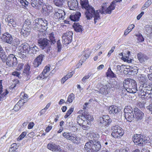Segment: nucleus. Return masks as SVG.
Listing matches in <instances>:
<instances>
[{"label":"nucleus","instance_id":"1","mask_svg":"<svg viewBox=\"0 0 152 152\" xmlns=\"http://www.w3.org/2000/svg\"><path fill=\"white\" fill-rule=\"evenodd\" d=\"M106 3H103L101 8L99 10L95 11L94 8L91 6L86 10L85 15L87 20L91 19L93 17L94 18V23H96L97 20L100 19L99 13L101 14H108L107 12Z\"/></svg>","mask_w":152,"mask_h":152},{"label":"nucleus","instance_id":"2","mask_svg":"<svg viewBox=\"0 0 152 152\" xmlns=\"http://www.w3.org/2000/svg\"><path fill=\"white\" fill-rule=\"evenodd\" d=\"M93 118L90 114L85 113L83 115H79L77 118V121L79 125L82 126L83 129L87 130L90 128L91 121Z\"/></svg>","mask_w":152,"mask_h":152},{"label":"nucleus","instance_id":"3","mask_svg":"<svg viewBox=\"0 0 152 152\" xmlns=\"http://www.w3.org/2000/svg\"><path fill=\"white\" fill-rule=\"evenodd\" d=\"M53 32L49 34V37L50 40L44 38H38L37 41L39 45L40 48L44 49L46 48H50V45H53L56 43V39L54 37Z\"/></svg>","mask_w":152,"mask_h":152},{"label":"nucleus","instance_id":"4","mask_svg":"<svg viewBox=\"0 0 152 152\" xmlns=\"http://www.w3.org/2000/svg\"><path fill=\"white\" fill-rule=\"evenodd\" d=\"M54 4L58 7H62L64 6L66 2L70 10H75L78 6L77 0H53Z\"/></svg>","mask_w":152,"mask_h":152},{"label":"nucleus","instance_id":"5","mask_svg":"<svg viewBox=\"0 0 152 152\" xmlns=\"http://www.w3.org/2000/svg\"><path fill=\"white\" fill-rule=\"evenodd\" d=\"M33 28L36 31L43 32L46 30L48 28V22L45 19L37 18L35 20Z\"/></svg>","mask_w":152,"mask_h":152},{"label":"nucleus","instance_id":"6","mask_svg":"<svg viewBox=\"0 0 152 152\" xmlns=\"http://www.w3.org/2000/svg\"><path fill=\"white\" fill-rule=\"evenodd\" d=\"M101 148L99 141H94L92 140L86 143L84 146L85 150L88 152H96L100 149Z\"/></svg>","mask_w":152,"mask_h":152},{"label":"nucleus","instance_id":"7","mask_svg":"<svg viewBox=\"0 0 152 152\" xmlns=\"http://www.w3.org/2000/svg\"><path fill=\"white\" fill-rule=\"evenodd\" d=\"M149 139L148 137L140 134H137L134 135L133 137L134 142L139 146H142Z\"/></svg>","mask_w":152,"mask_h":152},{"label":"nucleus","instance_id":"8","mask_svg":"<svg viewBox=\"0 0 152 152\" xmlns=\"http://www.w3.org/2000/svg\"><path fill=\"white\" fill-rule=\"evenodd\" d=\"M23 6L26 7L28 4H31L33 7H38L43 4V0H19Z\"/></svg>","mask_w":152,"mask_h":152},{"label":"nucleus","instance_id":"9","mask_svg":"<svg viewBox=\"0 0 152 152\" xmlns=\"http://www.w3.org/2000/svg\"><path fill=\"white\" fill-rule=\"evenodd\" d=\"M112 129L113 130V132L111 135L115 139L120 138L124 134L123 130L118 125L113 127Z\"/></svg>","mask_w":152,"mask_h":152},{"label":"nucleus","instance_id":"10","mask_svg":"<svg viewBox=\"0 0 152 152\" xmlns=\"http://www.w3.org/2000/svg\"><path fill=\"white\" fill-rule=\"evenodd\" d=\"M5 62L8 66L13 67L17 65V60L15 55L10 54L6 57Z\"/></svg>","mask_w":152,"mask_h":152},{"label":"nucleus","instance_id":"11","mask_svg":"<svg viewBox=\"0 0 152 152\" xmlns=\"http://www.w3.org/2000/svg\"><path fill=\"white\" fill-rule=\"evenodd\" d=\"M5 20L7 25L10 27L15 28L18 26L15 18L14 15L10 14L8 15L5 19Z\"/></svg>","mask_w":152,"mask_h":152},{"label":"nucleus","instance_id":"12","mask_svg":"<svg viewBox=\"0 0 152 152\" xmlns=\"http://www.w3.org/2000/svg\"><path fill=\"white\" fill-rule=\"evenodd\" d=\"M66 13L64 10L59 9H57L54 10V17L58 20H63L64 19L65 17Z\"/></svg>","mask_w":152,"mask_h":152},{"label":"nucleus","instance_id":"13","mask_svg":"<svg viewBox=\"0 0 152 152\" xmlns=\"http://www.w3.org/2000/svg\"><path fill=\"white\" fill-rule=\"evenodd\" d=\"M99 121L102 126L107 127L112 122V120L107 115L102 116L99 118Z\"/></svg>","mask_w":152,"mask_h":152},{"label":"nucleus","instance_id":"14","mask_svg":"<svg viewBox=\"0 0 152 152\" xmlns=\"http://www.w3.org/2000/svg\"><path fill=\"white\" fill-rule=\"evenodd\" d=\"M73 33L72 31H69L64 33L62 36L63 41V44L65 45H68L71 42L72 40V37Z\"/></svg>","mask_w":152,"mask_h":152},{"label":"nucleus","instance_id":"15","mask_svg":"<svg viewBox=\"0 0 152 152\" xmlns=\"http://www.w3.org/2000/svg\"><path fill=\"white\" fill-rule=\"evenodd\" d=\"M137 83L133 79H131L130 83L129 84V88H125V91L126 90L127 91L130 93H135L138 91V89L137 88Z\"/></svg>","mask_w":152,"mask_h":152},{"label":"nucleus","instance_id":"16","mask_svg":"<svg viewBox=\"0 0 152 152\" xmlns=\"http://www.w3.org/2000/svg\"><path fill=\"white\" fill-rule=\"evenodd\" d=\"M110 83H107L106 84L102 86L100 88L99 92L103 95H106L109 93H111L113 91V89L110 87Z\"/></svg>","mask_w":152,"mask_h":152},{"label":"nucleus","instance_id":"17","mask_svg":"<svg viewBox=\"0 0 152 152\" xmlns=\"http://www.w3.org/2000/svg\"><path fill=\"white\" fill-rule=\"evenodd\" d=\"M138 93L140 94V92L145 91L148 92H152V84H147L144 83L142 84L138 89Z\"/></svg>","mask_w":152,"mask_h":152},{"label":"nucleus","instance_id":"18","mask_svg":"<svg viewBox=\"0 0 152 152\" xmlns=\"http://www.w3.org/2000/svg\"><path fill=\"white\" fill-rule=\"evenodd\" d=\"M50 70V68L49 66H45L42 73L37 77V79L39 80H43L47 78L49 76L48 72Z\"/></svg>","mask_w":152,"mask_h":152},{"label":"nucleus","instance_id":"19","mask_svg":"<svg viewBox=\"0 0 152 152\" xmlns=\"http://www.w3.org/2000/svg\"><path fill=\"white\" fill-rule=\"evenodd\" d=\"M62 135L67 139L75 143H77L76 141L78 139L76 135L71 133L65 132L63 133Z\"/></svg>","mask_w":152,"mask_h":152},{"label":"nucleus","instance_id":"20","mask_svg":"<svg viewBox=\"0 0 152 152\" xmlns=\"http://www.w3.org/2000/svg\"><path fill=\"white\" fill-rule=\"evenodd\" d=\"M30 46L27 43H23L19 46L18 49L20 50L21 52L26 54H28L30 50Z\"/></svg>","mask_w":152,"mask_h":152},{"label":"nucleus","instance_id":"21","mask_svg":"<svg viewBox=\"0 0 152 152\" xmlns=\"http://www.w3.org/2000/svg\"><path fill=\"white\" fill-rule=\"evenodd\" d=\"M45 57V56L42 54L39 55L34 60L33 62L34 67L35 68L38 67L41 64L42 61Z\"/></svg>","mask_w":152,"mask_h":152},{"label":"nucleus","instance_id":"22","mask_svg":"<svg viewBox=\"0 0 152 152\" xmlns=\"http://www.w3.org/2000/svg\"><path fill=\"white\" fill-rule=\"evenodd\" d=\"M47 147L49 150L53 152H61L62 150L60 147L53 142L48 144Z\"/></svg>","mask_w":152,"mask_h":152},{"label":"nucleus","instance_id":"23","mask_svg":"<svg viewBox=\"0 0 152 152\" xmlns=\"http://www.w3.org/2000/svg\"><path fill=\"white\" fill-rule=\"evenodd\" d=\"M134 111L135 116V118L138 121L141 120L143 118L144 114L140 110L137 108L134 109Z\"/></svg>","mask_w":152,"mask_h":152},{"label":"nucleus","instance_id":"24","mask_svg":"<svg viewBox=\"0 0 152 152\" xmlns=\"http://www.w3.org/2000/svg\"><path fill=\"white\" fill-rule=\"evenodd\" d=\"M12 38L11 34L7 32L3 34L1 39L3 42L9 44Z\"/></svg>","mask_w":152,"mask_h":152},{"label":"nucleus","instance_id":"25","mask_svg":"<svg viewBox=\"0 0 152 152\" xmlns=\"http://www.w3.org/2000/svg\"><path fill=\"white\" fill-rule=\"evenodd\" d=\"M43 4H44V3ZM41 6L42 7V12L43 14L48 15L50 13L52 12V7L51 6H47L46 5H43V4Z\"/></svg>","mask_w":152,"mask_h":152},{"label":"nucleus","instance_id":"26","mask_svg":"<svg viewBox=\"0 0 152 152\" xmlns=\"http://www.w3.org/2000/svg\"><path fill=\"white\" fill-rule=\"evenodd\" d=\"M122 0H115L112 1L110 5L107 8V12L108 14L111 13L112 11L115 8L116 6L115 3L117 2H120L122 1Z\"/></svg>","mask_w":152,"mask_h":152},{"label":"nucleus","instance_id":"27","mask_svg":"<svg viewBox=\"0 0 152 152\" xmlns=\"http://www.w3.org/2000/svg\"><path fill=\"white\" fill-rule=\"evenodd\" d=\"M81 16V13L79 12H77L75 14H72L69 17V19L74 22H77L79 21L80 18Z\"/></svg>","mask_w":152,"mask_h":152},{"label":"nucleus","instance_id":"28","mask_svg":"<svg viewBox=\"0 0 152 152\" xmlns=\"http://www.w3.org/2000/svg\"><path fill=\"white\" fill-rule=\"evenodd\" d=\"M31 28L29 27H23L20 31L21 34L24 37H26L30 34Z\"/></svg>","mask_w":152,"mask_h":152},{"label":"nucleus","instance_id":"29","mask_svg":"<svg viewBox=\"0 0 152 152\" xmlns=\"http://www.w3.org/2000/svg\"><path fill=\"white\" fill-rule=\"evenodd\" d=\"M137 56L138 60L141 63H143L144 62L148 60L149 58L146 55L143 54L140 52L137 54Z\"/></svg>","mask_w":152,"mask_h":152},{"label":"nucleus","instance_id":"30","mask_svg":"<svg viewBox=\"0 0 152 152\" xmlns=\"http://www.w3.org/2000/svg\"><path fill=\"white\" fill-rule=\"evenodd\" d=\"M139 94L141 95L142 99H146L148 100L149 99L152 98V92H149L145 91V92H140Z\"/></svg>","mask_w":152,"mask_h":152},{"label":"nucleus","instance_id":"31","mask_svg":"<svg viewBox=\"0 0 152 152\" xmlns=\"http://www.w3.org/2000/svg\"><path fill=\"white\" fill-rule=\"evenodd\" d=\"M80 4L83 9L85 10L91 6L89 4L88 0H80Z\"/></svg>","mask_w":152,"mask_h":152},{"label":"nucleus","instance_id":"32","mask_svg":"<svg viewBox=\"0 0 152 152\" xmlns=\"http://www.w3.org/2000/svg\"><path fill=\"white\" fill-rule=\"evenodd\" d=\"M109 111L110 113L117 114L119 112V109L118 107L114 105H112L109 108Z\"/></svg>","mask_w":152,"mask_h":152},{"label":"nucleus","instance_id":"33","mask_svg":"<svg viewBox=\"0 0 152 152\" xmlns=\"http://www.w3.org/2000/svg\"><path fill=\"white\" fill-rule=\"evenodd\" d=\"M6 57V53L1 46L0 45V57L3 62H5Z\"/></svg>","mask_w":152,"mask_h":152},{"label":"nucleus","instance_id":"34","mask_svg":"<svg viewBox=\"0 0 152 152\" xmlns=\"http://www.w3.org/2000/svg\"><path fill=\"white\" fill-rule=\"evenodd\" d=\"M125 117L127 121H130L134 118V115L133 113H125Z\"/></svg>","mask_w":152,"mask_h":152},{"label":"nucleus","instance_id":"35","mask_svg":"<svg viewBox=\"0 0 152 152\" xmlns=\"http://www.w3.org/2000/svg\"><path fill=\"white\" fill-rule=\"evenodd\" d=\"M75 30L77 32H80L82 31V26L78 23H75L73 26Z\"/></svg>","mask_w":152,"mask_h":152},{"label":"nucleus","instance_id":"36","mask_svg":"<svg viewBox=\"0 0 152 152\" xmlns=\"http://www.w3.org/2000/svg\"><path fill=\"white\" fill-rule=\"evenodd\" d=\"M89 136L94 141H96L100 138V136L97 133H91L89 134Z\"/></svg>","mask_w":152,"mask_h":152},{"label":"nucleus","instance_id":"37","mask_svg":"<svg viewBox=\"0 0 152 152\" xmlns=\"http://www.w3.org/2000/svg\"><path fill=\"white\" fill-rule=\"evenodd\" d=\"M20 43V41L18 39H13L12 38L11 41L9 44L11 45L12 46L17 47Z\"/></svg>","mask_w":152,"mask_h":152},{"label":"nucleus","instance_id":"38","mask_svg":"<svg viewBox=\"0 0 152 152\" xmlns=\"http://www.w3.org/2000/svg\"><path fill=\"white\" fill-rule=\"evenodd\" d=\"M126 67L125 66H124L123 65H122L121 66L119 65H117L116 66V70L117 73L118 74H120L122 72L124 69H125L124 67Z\"/></svg>","mask_w":152,"mask_h":152},{"label":"nucleus","instance_id":"39","mask_svg":"<svg viewBox=\"0 0 152 152\" xmlns=\"http://www.w3.org/2000/svg\"><path fill=\"white\" fill-rule=\"evenodd\" d=\"M30 51L32 53L36 54L37 52L39 51V48L35 45H31L30 47Z\"/></svg>","mask_w":152,"mask_h":152},{"label":"nucleus","instance_id":"40","mask_svg":"<svg viewBox=\"0 0 152 152\" xmlns=\"http://www.w3.org/2000/svg\"><path fill=\"white\" fill-rule=\"evenodd\" d=\"M106 74L107 77H110L112 78L116 77V75L111 70L110 68H108Z\"/></svg>","mask_w":152,"mask_h":152},{"label":"nucleus","instance_id":"41","mask_svg":"<svg viewBox=\"0 0 152 152\" xmlns=\"http://www.w3.org/2000/svg\"><path fill=\"white\" fill-rule=\"evenodd\" d=\"M75 99V96L74 94L72 93H71L69 95L68 97L67 102L69 103H71L73 102Z\"/></svg>","mask_w":152,"mask_h":152},{"label":"nucleus","instance_id":"42","mask_svg":"<svg viewBox=\"0 0 152 152\" xmlns=\"http://www.w3.org/2000/svg\"><path fill=\"white\" fill-rule=\"evenodd\" d=\"M152 3V0H148L145 3L142 7V9L143 10L148 7Z\"/></svg>","mask_w":152,"mask_h":152},{"label":"nucleus","instance_id":"43","mask_svg":"<svg viewBox=\"0 0 152 152\" xmlns=\"http://www.w3.org/2000/svg\"><path fill=\"white\" fill-rule=\"evenodd\" d=\"M133 110L131 107L129 106H126L124 109V113H133Z\"/></svg>","mask_w":152,"mask_h":152},{"label":"nucleus","instance_id":"44","mask_svg":"<svg viewBox=\"0 0 152 152\" xmlns=\"http://www.w3.org/2000/svg\"><path fill=\"white\" fill-rule=\"evenodd\" d=\"M110 87H111V89L113 88L115 89V88H117L118 87L117 83V81L115 80H113L112 81L111 83H110Z\"/></svg>","mask_w":152,"mask_h":152},{"label":"nucleus","instance_id":"45","mask_svg":"<svg viewBox=\"0 0 152 152\" xmlns=\"http://www.w3.org/2000/svg\"><path fill=\"white\" fill-rule=\"evenodd\" d=\"M135 35L137 37V39L138 40V42H142L144 41V39L141 34L139 33L138 34H135Z\"/></svg>","mask_w":152,"mask_h":152},{"label":"nucleus","instance_id":"46","mask_svg":"<svg viewBox=\"0 0 152 152\" xmlns=\"http://www.w3.org/2000/svg\"><path fill=\"white\" fill-rule=\"evenodd\" d=\"M31 22L29 20L27 19L26 20L23 26V27L31 28Z\"/></svg>","mask_w":152,"mask_h":152},{"label":"nucleus","instance_id":"47","mask_svg":"<svg viewBox=\"0 0 152 152\" xmlns=\"http://www.w3.org/2000/svg\"><path fill=\"white\" fill-rule=\"evenodd\" d=\"M131 79L130 78H127L126 80H125L123 82V87L124 88V90H125V88H127L125 86L126 85H128V86H129V84L130 83V81H131Z\"/></svg>","mask_w":152,"mask_h":152},{"label":"nucleus","instance_id":"48","mask_svg":"<svg viewBox=\"0 0 152 152\" xmlns=\"http://www.w3.org/2000/svg\"><path fill=\"white\" fill-rule=\"evenodd\" d=\"M122 60L125 62H126L128 63H131L132 62V60L131 59L129 60V56L128 55L126 56L125 57L122 56L121 58Z\"/></svg>","mask_w":152,"mask_h":152},{"label":"nucleus","instance_id":"49","mask_svg":"<svg viewBox=\"0 0 152 152\" xmlns=\"http://www.w3.org/2000/svg\"><path fill=\"white\" fill-rule=\"evenodd\" d=\"M135 68H132L129 71L131 72V74L134 75L136 74L138 72V69L137 67H135Z\"/></svg>","mask_w":152,"mask_h":152},{"label":"nucleus","instance_id":"50","mask_svg":"<svg viewBox=\"0 0 152 152\" xmlns=\"http://www.w3.org/2000/svg\"><path fill=\"white\" fill-rule=\"evenodd\" d=\"M21 102V101H19L15 105L13 108V110L15 111H17L20 108V104Z\"/></svg>","mask_w":152,"mask_h":152},{"label":"nucleus","instance_id":"51","mask_svg":"<svg viewBox=\"0 0 152 152\" xmlns=\"http://www.w3.org/2000/svg\"><path fill=\"white\" fill-rule=\"evenodd\" d=\"M57 48L58 52L61 51L62 48V45L61 43L60 40H58L57 41Z\"/></svg>","mask_w":152,"mask_h":152},{"label":"nucleus","instance_id":"52","mask_svg":"<svg viewBox=\"0 0 152 152\" xmlns=\"http://www.w3.org/2000/svg\"><path fill=\"white\" fill-rule=\"evenodd\" d=\"M92 75V74L90 73H88V75L84 76L82 79V81L85 83L86 81L88 80L89 78Z\"/></svg>","mask_w":152,"mask_h":152},{"label":"nucleus","instance_id":"53","mask_svg":"<svg viewBox=\"0 0 152 152\" xmlns=\"http://www.w3.org/2000/svg\"><path fill=\"white\" fill-rule=\"evenodd\" d=\"M26 132H23L18 138V140H20L23 138L26 134Z\"/></svg>","mask_w":152,"mask_h":152},{"label":"nucleus","instance_id":"54","mask_svg":"<svg viewBox=\"0 0 152 152\" xmlns=\"http://www.w3.org/2000/svg\"><path fill=\"white\" fill-rule=\"evenodd\" d=\"M18 145V144H17L16 143H13L11 145V147L10 148L12 149L14 151H15L18 147L19 145Z\"/></svg>","mask_w":152,"mask_h":152},{"label":"nucleus","instance_id":"55","mask_svg":"<svg viewBox=\"0 0 152 152\" xmlns=\"http://www.w3.org/2000/svg\"><path fill=\"white\" fill-rule=\"evenodd\" d=\"M9 91H7V89L5 90V92H4L2 94H1L0 96V101L2 100V99L4 97L8 94Z\"/></svg>","mask_w":152,"mask_h":152},{"label":"nucleus","instance_id":"56","mask_svg":"<svg viewBox=\"0 0 152 152\" xmlns=\"http://www.w3.org/2000/svg\"><path fill=\"white\" fill-rule=\"evenodd\" d=\"M30 69V66H27V67L24 69V72H23L25 73V72H26V75L27 76L28 78H29V77H28V76H29V75H28V73L29 72V71Z\"/></svg>","mask_w":152,"mask_h":152},{"label":"nucleus","instance_id":"57","mask_svg":"<svg viewBox=\"0 0 152 152\" xmlns=\"http://www.w3.org/2000/svg\"><path fill=\"white\" fill-rule=\"evenodd\" d=\"M68 77L69 76L68 74H67L64 77H63L61 80V82L64 83L66 80L69 78Z\"/></svg>","mask_w":152,"mask_h":152},{"label":"nucleus","instance_id":"58","mask_svg":"<svg viewBox=\"0 0 152 152\" xmlns=\"http://www.w3.org/2000/svg\"><path fill=\"white\" fill-rule=\"evenodd\" d=\"M125 69L126 68V69H124L123 70V72L125 74H129V75H131V72L130 71H129V70H130V69H127L126 67L125 68Z\"/></svg>","mask_w":152,"mask_h":152},{"label":"nucleus","instance_id":"59","mask_svg":"<svg viewBox=\"0 0 152 152\" xmlns=\"http://www.w3.org/2000/svg\"><path fill=\"white\" fill-rule=\"evenodd\" d=\"M115 48V47H113L111 50L109 51V52L108 54H107V56H108V57H110V56L111 54L113 53V52L114 51V50Z\"/></svg>","mask_w":152,"mask_h":152},{"label":"nucleus","instance_id":"60","mask_svg":"<svg viewBox=\"0 0 152 152\" xmlns=\"http://www.w3.org/2000/svg\"><path fill=\"white\" fill-rule=\"evenodd\" d=\"M147 109L149 110L151 114H152V103L146 107Z\"/></svg>","mask_w":152,"mask_h":152},{"label":"nucleus","instance_id":"61","mask_svg":"<svg viewBox=\"0 0 152 152\" xmlns=\"http://www.w3.org/2000/svg\"><path fill=\"white\" fill-rule=\"evenodd\" d=\"M85 58H84V57H83V58L82 59V58H81V59L79 61V63L77 65V68H78L80 67V66L82 65V64L83 63H81L82 61H83Z\"/></svg>","mask_w":152,"mask_h":152},{"label":"nucleus","instance_id":"62","mask_svg":"<svg viewBox=\"0 0 152 152\" xmlns=\"http://www.w3.org/2000/svg\"><path fill=\"white\" fill-rule=\"evenodd\" d=\"M34 125V123L33 122H31L30 123L28 124V128L29 129H32Z\"/></svg>","mask_w":152,"mask_h":152},{"label":"nucleus","instance_id":"63","mask_svg":"<svg viewBox=\"0 0 152 152\" xmlns=\"http://www.w3.org/2000/svg\"><path fill=\"white\" fill-rule=\"evenodd\" d=\"M85 113H87L88 114H89V113L88 112L86 111L85 112L84 110H80L78 112V113L81 114V115H83Z\"/></svg>","mask_w":152,"mask_h":152},{"label":"nucleus","instance_id":"64","mask_svg":"<svg viewBox=\"0 0 152 152\" xmlns=\"http://www.w3.org/2000/svg\"><path fill=\"white\" fill-rule=\"evenodd\" d=\"M23 66V64H18V67H17V70H20L22 69Z\"/></svg>","mask_w":152,"mask_h":152}]
</instances>
